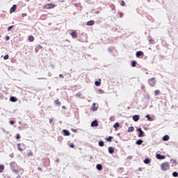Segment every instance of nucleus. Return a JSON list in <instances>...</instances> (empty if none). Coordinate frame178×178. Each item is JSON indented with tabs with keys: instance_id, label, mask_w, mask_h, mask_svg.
<instances>
[{
	"instance_id": "f257e3e1",
	"label": "nucleus",
	"mask_w": 178,
	"mask_h": 178,
	"mask_svg": "<svg viewBox=\"0 0 178 178\" xmlns=\"http://www.w3.org/2000/svg\"><path fill=\"white\" fill-rule=\"evenodd\" d=\"M10 166L13 172H14L17 175L19 174V172L21 170V168H19V166H18V165L15 162H11L10 163Z\"/></svg>"
},
{
	"instance_id": "f03ea898",
	"label": "nucleus",
	"mask_w": 178,
	"mask_h": 178,
	"mask_svg": "<svg viewBox=\"0 0 178 178\" xmlns=\"http://www.w3.org/2000/svg\"><path fill=\"white\" fill-rule=\"evenodd\" d=\"M170 164L169 162H164L161 164V170L166 171L170 169Z\"/></svg>"
},
{
	"instance_id": "7ed1b4c3",
	"label": "nucleus",
	"mask_w": 178,
	"mask_h": 178,
	"mask_svg": "<svg viewBox=\"0 0 178 178\" xmlns=\"http://www.w3.org/2000/svg\"><path fill=\"white\" fill-rule=\"evenodd\" d=\"M56 6L52 3H47L43 6V9H52L54 8Z\"/></svg>"
},
{
	"instance_id": "20e7f679",
	"label": "nucleus",
	"mask_w": 178,
	"mask_h": 178,
	"mask_svg": "<svg viewBox=\"0 0 178 178\" xmlns=\"http://www.w3.org/2000/svg\"><path fill=\"white\" fill-rule=\"evenodd\" d=\"M148 83H149V86H154L156 84L155 78L153 77V78L149 79L148 81Z\"/></svg>"
},
{
	"instance_id": "39448f33",
	"label": "nucleus",
	"mask_w": 178,
	"mask_h": 178,
	"mask_svg": "<svg viewBox=\"0 0 178 178\" xmlns=\"http://www.w3.org/2000/svg\"><path fill=\"white\" fill-rule=\"evenodd\" d=\"M156 158L158 160H164V159H165V156H164V155H161V154H156Z\"/></svg>"
},
{
	"instance_id": "423d86ee",
	"label": "nucleus",
	"mask_w": 178,
	"mask_h": 178,
	"mask_svg": "<svg viewBox=\"0 0 178 178\" xmlns=\"http://www.w3.org/2000/svg\"><path fill=\"white\" fill-rule=\"evenodd\" d=\"M132 120L134 122H137L140 120V115H134L132 117Z\"/></svg>"
},
{
	"instance_id": "0eeeda50",
	"label": "nucleus",
	"mask_w": 178,
	"mask_h": 178,
	"mask_svg": "<svg viewBox=\"0 0 178 178\" xmlns=\"http://www.w3.org/2000/svg\"><path fill=\"white\" fill-rule=\"evenodd\" d=\"M138 131H139V138H141V137H144L145 136V133L144 131L142 130V129L139 128L138 129Z\"/></svg>"
},
{
	"instance_id": "6e6552de",
	"label": "nucleus",
	"mask_w": 178,
	"mask_h": 178,
	"mask_svg": "<svg viewBox=\"0 0 178 178\" xmlns=\"http://www.w3.org/2000/svg\"><path fill=\"white\" fill-rule=\"evenodd\" d=\"M136 56L138 57V58H140V57H143L144 56V53L141 51H139L138 52L136 53Z\"/></svg>"
},
{
	"instance_id": "1a4fd4ad",
	"label": "nucleus",
	"mask_w": 178,
	"mask_h": 178,
	"mask_svg": "<svg viewBox=\"0 0 178 178\" xmlns=\"http://www.w3.org/2000/svg\"><path fill=\"white\" fill-rule=\"evenodd\" d=\"M16 9H17V5L13 6V7H11L10 9V13H13L16 10Z\"/></svg>"
},
{
	"instance_id": "9d476101",
	"label": "nucleus",
	"mask_w": 178,
	"mask_h": 178,
	"mask_svg": "<svg viewBox=\"0 0 178 178\" xmlns=\"http://www.w3.org/2000/svg\"><path fill=\"white\" fill-rule=\"evenodd\" d=\"M71 36L73 39L77 38V33L76 31L71 33Z\"/></svg>"
},
{
	"instance_id": "9b49d317",
	"label": "nucleus",
	"mask_w": 178,
	"mask_h": 178,
	"mask_svg": "<svg viewBox=\"0 0 178 178\" xmlns=\"http://www.w3.org/2000/svg\"><path fill=\"white\" fill-rule=\"evenodd\" d=\"M98 122L97 120H94L91 122V127H97Z\"/></svg>"
},
{
	"instance_id": "f8f14e48",
	"label": "nucleus",
	"mask_w": 178,
	"mask_h": 178,
	"mask_svg": "<svg viewBox=\"0 0 178 178\" xmlns=\"http://www.w3.org/2000/svg\"><path fill=\"white\" fill-rule=\"evenodd\" d=\"M95 21L91 20V21H88L87 22V26H93L95 24Z\"/></svg>"
},
{
	"instance_id": "ddd939ff",
	"label": "nucleus",
	"mask_w": 178,
	"mask_h": 178,
	"mask_svg": "<svg viewBox=\"0 0 178 178\" xmlns=\"http://www.w3.org/2000/svg\"><path fill=\"white\" fill-rule=\"evenodd\" d=\"M10 101L11 102H17V99L16 97H10Z\"/></svg>"
},
{
	"instance_id": "4468645a",
	"label": "nucleus",
	"mask_w": 178,
	"mask_h": 178,
	"mask_svg": "<svg viewBox=\"0 0 178 178\" xmlns=\"http://www.w3.org/2000/svg\"><path fill=\"white\" fill-rule=\"evenodd\" d=\"M108 152L111 154H113L114 153V149L113 147H108Z\"/></svg>"
},
{
	"instance_id": "2eb2a0df",
	"label": "nucleus",
	"mask_w": 178,
	"mask_h": 178,
	"mask_svg": "<svg viewBox=\"0 0 178 178\" xmlns=\"http://www.w3.org/2000/svg\"><path fill=\"white\" fill-rule=\"evenodd\" d=\"M34 156V153H33L32 151L29 150V151L28 152V153H27V156H28V157H31V156Z\"/></svg>"
},
{
	"instance_id": "dca6fc26",
	"label": "nucleus",
	"mask_w": 178,
	"mask_h": 178,
	"mask_svg": "<svg viewBox=\"0 0 178 178\" xmlns=\"http://www.w3.org/2000/svg\"><path fill=\"white\" fill-rule=\"evenodd\" d=\"M54 104H56V106H61V103H60V102H59L58 99L54 101Z\"/></svg>"
},
{
	"instance_id": "f3484780",
	"label": "nucleus",
	"mask_w": 178,
	"mask_h": 178,
	"mask_svg": "<svg viewBox=\"0 0 178 178\" xmlns=\"http://www.w3.org/2000/svg\"><path fill=\"white\" fill-rule=\"evenodd\" d=\"M63 132L66 136H69L70 135V133L67 130H63Z\"/></svg>"
},
{
	"instance_id": "a211bd4d",
	"label": "nucleus",
	"mask_w": 178,
	"mask_h": 178,
	"mask_svg": "<svg viewBox=\"0 0 178 178\" xmlns=\"http://www.w3.org/2000/svg\"><path fill=\"white\" fill-rule=\"evenodd\" d=\"M169 139H170V136L168 135L163 136V140H164V141H168Z\"/></svg>"
},
{
	"instance_id": "6ab92c4d",
	"label": "nucleus",
	"mask_w": 178,
	"mask_h": 178,
	"mask_svg": "<svg viewBox=\"0 0 178 178\" xmlns=\"http://www.w3.org/2000/svg\"><path fill=\"white\" fill-rule=\"evenodd\" d=\"M128 132H133L134 131V127H129L127 129Z\"/></svg>"
},
{
	"instance_id": "aec40b11",
	"label": "nucleus",
	"mask_w": 178,
	"mask_h": 178,
	"mask_svg": "<svg viewBox=\"0 0 178 178\" xmlns=\"http://www.w3.org/2000/svg\"><path fill=\"white\" fill-rule=\"evenodd\" d=\"M143 141L142 140H136V144L138 145H140L143 144Z\"/></svg>"
},
{
	"instance_id": "412c9836",
	"label": "nucleus",
	"mask_w": 178,
	"mask_h": 178,
	"mask_svg": "<svg viewBox=\"0 0 178 178\" xmlns=\"http://www.w3.org/2000/svg\"><path fill=\"white\" fill-rule=\"evenodd\" d=\"M29 41H30V42H33V41H34V36L30 35L29 37Z\"/></svg>"
},
{
	"instance_id": "4be33fe9",
	"label": "nucleus",
	"mask_w": 178,
	"mask_h": 178,
	"mask_svg": "<svg viewBox=\"0 0 178 178\" xmlns=\"http://www.w3.org/2000/svg\"><path fill=\"white\" fill-rule=\"evenodd\" d=\"M95 86H101V80L99 79V81H96L95 82Z\"/></svg>"
},
{
	"instance_id": "5701e85b",
	"label": "nucleus",
	"mask_w": 178,
	"mask_h": 178,
	"mask_svg": "<svg viewBox=\"0 0 178 178\" xmlns=\"http://www.w3.org/2000/svg\"><path fill=\"white\" fill-rule=\"evenodd\" d=\"M42 49V46L38 44L37 47H35V51L38 52L39 49Z\"/></svg>"
},
{
	"instance_id": "b1692460",
	"label": "nucleus",
	"mask_w": 178,
	"mask_h": 178,
	"mask_svg": "<svg viewBox=\"0 0 178 178\" xmlns=\"http://www.w3.org/2000/svg\"><path fill=\"white\" fill-rule=\"evenodd\" d=\"M96 168H97V170H102V165L101 164H97L96 165Z\"/></svg>"
},
{
	"instance_id": "393cba45",
	"label": "nucleus",
	"mask_w": 178,
	"mask_h": 178,
	"mask_svg": "<svg viewBox=\"0 0 178 178\" xmlns=\"http://www.w3.org/2000/svg\"><path fill=\"white\" fill-rule=\"evenodd\" d=\"M5 169V166L3 165H0V172H3Z\"/></svg>"
},
{
	"instance_id": "a878e982",
	"label": "nucleus",
	"mask_w": 178,
	"mask_h": 178,
	"mask_svg": "<svg viewBox=\"0 0 178 178\" xmlns=\"http://www.w3.org/2000/svg\"><path fill=\"white\" fill-rule=\"evenodd\" d=\"M145 118H147L149 122H152L153 120L152 118L149 116V115H147Z\"/></svg>"
},
{
	"instance_id": "bb28decb",
	"label": "nucleus",
	"mask_w": 178,
	"mask_h": 178,
	"mask_svg": "<svg viewBox=\"0 0 178 178\" xmlns=\"http://www.w3.org/2000/svg\"><path fill=\"white\" fill-rule=\"evenodd\" d=\"M160 93H161V90H156L154 91V95L155 96L159 95Z\"/></svg>"
},
{
	"instance_id": "cd10ccee",
	"label": "nucleus",
	"mask_w": 178,
	"mask_h": 178,
	"mask_svg": "<svg viewBox=\"0 0 178 178\" xmlns=\"http://www.w3.org/2000/svg\"><path fill=\"white\" fill-rule=\"evenodd\" d=\"M137 65V62L136 61H131V66L133 67H135Z\"/></svg>"
},
{
	"instance_id": "c85d7f7f",
	"label": "nucleus",
	"mask_w": 178,
	"mask_h": 178,
	"mask_svg": "<svg viewBox=\"0 0 178 178\" xmlns=\"http://www.w3.org/2000/svg\"><path fill=\"white\" fill-rule=\"evenodd\" d=\"M20 143H18L17 145V147L19 152H23V149L20 147Z\"/></svg>"
},
{
	"instance_id": "c756f323",
	"label": "nucleus",
	"mask_w": 178,
	"mask_h": 178,
	"mask_svg": "<svg viewBox=\"0 0 178 178\" xmlns=\"http://www.w3.org/2000/svg\"><path fill=\"white\" fill-rule=\"evenodd\" d=\"M119 127H120V124H119V122H116V123L113 125V127H114V128H119Z\"/></svg>"
},
{
	"instance_id": "7c9ffc66",
	"label": "nucleus",
	"mask_w": 178,
	"mask_h": 178,
	"mask_svg": "<svg viewBox=\"0 0 178 178\" xmlns=\"http://www.w3.org/2000/svg\"><path fill=\"white\" fill-rule=\"evenodd\" d=\"M150 162H151V161L149 159H146L144 161V163H146V164L150 163Z\"/></svg>"
},
{
	"instance_id": "2f4dec72",
	"label": "nucleus",
	"mask_w": 178,
	"mask_h": 178,
	"mask_svg": "<svg viewBox=\"0 0 178 178\" xmlns=\"http://www.w3.org/2000/svg\"><path fill=\"white\" fill-rule=\"evenodd\" d=\"M172 176H173L174 177H178V172H172Z\"/></svg>"
},
{
	"instance_id": "473e14b6",
	"label": "nucleus",
	"mask_w": 178,
	"mask_h": 178,
	"mask_svg": "<svg viewBox=\"0 0 178 178\" xmlns=\"http://www.w3.org/2000/svg\"><path fill=\"white\" fill-rule=\"evenodd\" d=\"M112 139H113V137L109 136V137L107 138L106 140L108 142H111Z\"/></svg>"
},
{
	"instance_id": "72a5a7b5",
	"label": "nucleus",
	"mask_w": 178,
	"mask_h": 178,
	"mask_svg": "<svg viewBox=\"0 0 178 178\" xmlns=\"http://www.w3.org/2000/svg\"><path fill=\"white\" fill-rule=\"evenodd\" d=\"M99 145L100 147H104V143L103 141H100Z\"/></svg>"
},
{
	"instance_id": "f704fd0d",
	"label": "nucleus",
	"mask_w": 178,
	"mask_h": 178,
	"mask_svg": "<svg viewBox=\"0 0 178 178\" xmlns=\"http://www.w3.org/2000/svg\"><path fill=\"white\" fill-rule=\"evenodd\" d=\"M15 138H17V140L20 139L21 138L20 135L19 134H17V136H15Z\"/></svg>"
},
{
	"instance_id": "c9c22d12",
	"label": "nucleus",
	"mask_w": 178,
	"mask_h": 178,
	"mask_svg": "<svg viewBox=\"0 0 178 178\" xmlns=\"http://www.w3.org/2000/svg\"><path fill=\"white\" fill-rule=\"evenodd\" d=\"M170 162H173V163L175 164V165H177V161H176V160L171 159V160H170Z\"/></svg>"
},
{
	"instance_id": "e433bc0d",
	"label": "nucleus",
	"mask_w": 178,
	"mask_h": 178,
	"mask_svg": "<svg viewBox=\"0 0 178 178\" xmlns=\"http://www.w3.org/2000/svg\"><path fill=\"white\" fill-rule=\"evenodd\" d=\"M125 5H126L125 1H121V6H124Z\"/></svg>"
},
{
	"instance_id": "4c0bfd02",
	"label": "nucleus",
	"mask_w": 178,
	"mask_h": 178,
	"mask_svg": "<svg viewBox=\"0 0 178 178\" xmlns=\"http://www.w3.org/2000/svg\"><path fill=\"white\" fill-rule=\"evenodd\" d=\"M13 28V25L8 26V31H10Z\"/></svg>"
},
{
	"instance_id": "58836bf2",
	"label": "nucleus",
	"mask_w": 178,
	"mask_h": 178,
	"mask_svg": "<svg viewBox=\"0 0 178 178\" xmlns=\"http://www.w3.org/2000/svg\"><path fill=\"white\" fill-rule=\"evenodd\" d=\"M9 58V56L8 55H6V56H4V57H3V59L4 60H8Z\"/></svg>"
},
{
	"instance_id": "ea45409f",
	"label": "nucleus",
	"mask_w": 178,
	"mask_h": 178,
	"mask_svg": "<svg viewBox=\"0 0 178 178\" xmlns=\"http://www.w3.org/2000/svg\"><path fill=\"white\" fill-rule=\"evenodd\" d=\"M70 147H71V148H74V143H70Z\"/></svg>"
},
{
	"instance_id": "a19ab883",
	"label": "nucleus",
	"mask_w": 178,
	"mask_h": 178,
	"mask_svg": "<svg viewBox=\"0 0 178 178\" xmlns=\"http://www.w3.org/2000/svg\"><path fill=\"white\" fill-rule=\"evenodd\" d=\"M97 109H98L97 107H92V111H97Z\"/></svg>"
},
{
	"instance_id": "79ce46f5",
	"label": "nucleus",
	"mask_w": 178,
	"mask_h": 178,
	"mask_svg": "<svg viewBox=\"0 0 178 178\" xmlns=\"http://www.w3.org/2000/svg\"><path fill=\"white\" fill-rule=\"evenodd\" d=\"M9 123H10V124L13 125V124H15V121L11 120V121L9 122Z\"/></svg>"
},
{
	"instance_id": "37998d69",
	"label": "nucleus",
	"mask_w": 178,
	"mask_h": 178,
	"mask_svg": "<svg viewBox=\"0 0 178 178\" xmlns=\"http://www.w3.org/2000/svg\"><path fill=\"white\" fill-rule=\"evenodd\" d=\"M59 76H60V78H61V79H64V76H63L62 74H60Z\"/></svg>"
},
{
	"instance_id": "c03bdc74",
	"label": "nucleus",
	"mask_w": 178,
	"mask_h": 178,
	"mask_svg": "<svg viewBox=\"0 0 178 178\" xmlns=\"http://www.w3.org/2000/svg\"><path fill=\"white\" fill-rule=\"evenodd\" d=\"M26 15H27L26 13H22V17H26Z\"/></svg>"
},
{
	"instance_id": "a18cd8bd",
	"label": "nucleus",
	"mask_w": 178,
	"mask_h": 178,
	"mask_svg": "<svg viewBox=\"0 0 178 178\" xmlns=\"http://www.w3.org/2000/svg\"><path fill=\"white\" fill-rule=\"evenodd\" d=\"M10 40V37H9V36H7V37L6 38V40L8 41V40Z\"/></svg>"
},
{
	"instance_id": "49530a36",
	"label": "nucleus",
	"mask_w": 178,
	"mask_h": 178,
	"mask_svg": "<svg viewBox=\"0 0 178 178\" xmlns=\"http://www.w3.org/2000/svg\"><path fill=\"white\" fill-rule=\"evenodd\" d=\"M53 122V118H49V123H52Z\"/></svg>"
},
{
	"instance_id": "de8ad7c7",
	"label": "nucleus",
	"mask_w": 178,
	"mask_h": 178,
	"mask_svg": "<svg viewBox=\"0 0 178 178\" xmlns=\"http://www.w3.org/2000/svg\"><path fill=\"white\" fill-rule=\"evenodd\" d=\"M38 170L40 171H42V169L40 167L38 168Z\"/></svg>"
},
{
	"instance_id": "09e8293b",
	"label": "nucleus",
	"mask_w": 178,
	"mask_h": 178,
	"mask_svg": "<svg viewBox=\"0 0 178 178\" xmlns=\"http://www.w3.org/2000/svg\"><path fill=\"white\" fill-rule=\"evenodd\" d=\"M63 109H66V106H63Z\"/></svg>"
},
{
	"instance_id": "8fccbe9b",
	"label": "nucleus",
	"mask_w": 178,
	"mask_h": 178,
	"mask_svg": "<svg viewBox=\"0 0 178 178\" xmlns=\"http://www.w3.org/2000/svg\"><path fill=\"white\" fill-rule=\"evenodd\" d=\"M16 178H21V176L18 175Z\"/></svg>"
},
{
	"instance_id": "3c124183",
	"label": "nucleus",
	"mask_w": 178,
	"mask_h": 178,
	"mask_svg": "<svg viewBox=\"0 0 178 178\" xmlns=\"http://www.w3.org/2000/svg\"><path fill=\"white\" fill-rule=\"evenodd\" d=\"M41 80H44V79H46L45 78H41L40 79Z\"/></svg>"
},
{
	"instance_id": "603ef678",
	"label": "nucleus",
	"mask_w": 178,
	"mask_h": 178,
	"mask_svg": "<svg viewBox=\"0 0 178 178\" xmlns=\"http://www.w3.org/2000/svg\"><path fill=\"white\" fill-rule=\"evenodd\" d=\"M96 13L99 14V12H97V13Z\"/></svg>"
}]
</instances>
